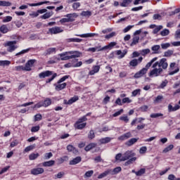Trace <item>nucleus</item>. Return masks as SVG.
Segmentation results:
<instances>
[{"mask_svg": "<svg viewBox=\"0 0 180 180\" xmlns=\"http://www.w3.org/2000/svg\"><path fill=\"white\" fill-rule=\"evenodd\" d=\"M137 141H139V138H132L125 143V146L131 147V146H133V144H136Z\"/></svg>", "mask_w": 180, "mask_h": 180, "instance_id": "15", "label": "nucleus"}, {"mask_svg": "<svg viewBox=\"0 0 180 180\" xmlns=\"http://www.w3.org/2000/svg\"><path fill=\"white\" fill-rule=\"evenodd\" d=\"M95 147H96V143H91L90 144H89L88 146H86L84 148L85 151H89L91 150H92V148H95Z\"/></svg>", "mask_w": 180, "mask_h": 180, "instance_id": "25", "label": "nucleus"}, {"mask_svg": "<svg viewBox=\"0 0 180 180\" xmlns=\"http://www.w3.org/2000/svg\"><path fill=\"white\" fill-rule=\"evenodd\" d=\"M108 171L110 172V175H116L122 171V167H117L114 168L113 169H108Z\"/></svg>", "mask_w": 180, "mask_h": 180, "instance_id": "17", "label": "nucleus"}, {"mask_svg": "<svg viewBox=\"0 0 180 180\" xmlns=\"http://www.w3.org/2000/svg\"><path fill=\"white\" fill-rule=\"evenodd\" d=\"M59 56L60 57H61L60 60L62 61H65L67 60H71V58H77L78 57H80L81 52L78 51H71L60 53Z\"/></svg>", "mask_w": 180, "mask_h": 180, "instance_id": "1", "label": "nucleus"}, {"mask_svg": "<svg viewBox=\"0 0 180 180\" xmlns=\"http://www.w3.org/2000/svg\"><path fill=\"white\" fill-rule=\"evenodd\" d=\"M161 116H164V115L162 113H153L150 115V117L152 119H155L157 117H160Z\"/></svg>", "mask_w": 180, "mask_h": 180, "instance_id": "47", "label": "nucleus"}, {"mask_svg": "<svg viewBox=\"0 0 180 180\" xmlns=\"http://www.w3.org/2000/svg\"><path fill=\"white\" fill-rule=\"evenodd\" d=\"M140 154H146L147 153V147L143 146L139 150Z\"/></svg>", "mask_w": 180, "mask_h": 180, "instance_id": "57", "label": "nucleus"}, {"mask_svg": "<svg viewBox=\"0 0 180 180\" xmlns=\"http://www.w3.org/2000/svg\"><path fill=\"white\" fill-rule=\"evenodd\" d=\"M120 120H122L123 122H125V123L129 122V117L127 116H121L120 117Z\"/></svg>", "mask_w": 180, "mask_h": 180, "instance_id": "62", "label": "nucleus"}, {"mask_svg": "<svg viewBox=\"0 0 180 180\" xmlns=\"http://www.w3.org/2000/svg\"><path fill=\"white\" fill-rule=\"evenodd\" d=\"M111 140L112 138L110 137L102 138L99 140V143L100 144H107V143H110Z\"/></svg>", "mask_w": 180, "mask_h": 180, "instance_id": "20", "label": "nucleus"}, {"mask_svg": "<svg viewBox=\"0 0 180 180\" xmlns=\"http://www.w3.org/2000/svg\"><path fill=\"white\" fill-rule=\"evenodd\" d=\"M178 109H180L179 105H176L174 107L171 104L168 105V112H175L176 110H178Z\"/></svg>", "mask_w": 180, "mask_h": 180, "instance_id": "18", "label": "nucleus"}, {"mask_svg": "<svg viewBox=\"0 0 180 180\" xmlns=\"http://www.w3.org/2000/svg\"><path fill=\"white\" fill-rule=\"evenodd\" d=\"M11 20H12V17L11 16H6L3 20V23H6L7 22H11Z\"/></svg>", "mask_w": 180, "mask_h": 180, "instance_id": "63", "label": "nucleus"}, {"mask_svg": "<svg viewBox=\"0 0 180 180\" xmlns=\"http://www.w3.org/2000/svg\"><path fill=\"white\" fill-rule=\"evenodd\" d=\"M127 54V50H124L122 52L120 50L117 51V56H120L118 58H123Z\"/></svg>", "mask_w": 180, "mask_h": 180, "instance_id": "21", "label": "nucleus"}, {"mask_svg": "<svg viewBox=\"0 0 180 180\" xmlns=\"http://www.w3.org/2000/svg\"><path fill=\"white\" fill-rule=\"evenodd\" d=\"M66 18H62L60 22V23H70L74 22L76 18H78V15L76 13L67 14L65 15Z\"/></svg>", "mask_w": 180, "mask_h": 180, "instance_id": "3", "label": "nucleus"}, {"mask_svg": "<svg viewBox=\"0 0 180 180\" xmlns=\"http://www.w3.org/2000/svg\"><path fill=\"white\" fill-rule=\"evenodd\" d=\"M51 75H53V71L46 70L45 72H42L39 74V78H46V77H50Z\"/></svg>", "mask_w": 180, "mask_h": 180, "instance_id": "13", "label": "nucleus"}, {"mask_svg": "<svg viewBox=\"0 0 180 180\" xmlns=\"http://www.w3.org/2000/svg\"><path fill=\"white\" fill-rule=\"evenodd\" d=\"M53 157V153L51 152L45 153L44 155V160H50Z\"/></svg>", "mask_w": 180, "mask_h": 180, "instance_id": "55", "label": "nucleus"}, {"mask_svg": "<svg viewBox=\"0 0 180 180\" xmlns=\"http://www.w3.org/2000/svg\"><path fill=\"white\" fill-rule=\"evenodd\" d=\"M158 60V58H153L147 65H146L145 68L141 69L139 72H136L134 75V78H141V77H143L145 74H147V71H148V68L153 65V63H155V61H157Z\"/></svg>", "mask_w": 180, "mask_h": 180, "instance_id": "2", "label": "nucleus"}, {"mask_svg": "<svg viewBox=\"0 0 180 180\" xmlns=\"http://www.w3.org/2000/svg\"><path fill=\"white\" fill-rule=\"evenodd\" d=\"M161 47L163 50H167L169 47H171V44L166 43V44H162Z\"/></svg>", "mask_w": 180, "mask_h": 180, "instance_id": "51", "label": "nucleus"}, {"mask_svg": "<svg viewBox=\"0 0 180 180\" xmlns=\"http://www.w3.org/2000/svg\"><path fill=\"white\" fill-rule=\"evenodd\" d=\"M140 92H141V89H138L132 91V96H137V95H140Z\"/></svg>", "mask_w": 180, "mask_h": 180, "instance_id": "52", "label": "nucleus"}, {"mask_svg": "<svg viewBox=\"0 0 180 180\" xmlns=\"http://www.w3.org/2000/svg\"><path fill=\"white\" fill-rule=\"evenodd\" d=\"M85 126H86V123L81 124V123L76 122V124H75L76 129H78L79 130L84 129V127H85Z\"/></svg>", "mask_w": 180, "mask_h": 180, "instance_id": "31", "label": "nucleus"}, {"mask_svg": "<svg viewBox=\"0 0 180 180\" xmlns=\"http://www.w3.org/2000/svg\"><path fill=\"white\" fill-rule=\"evenodd\" d=\"M52 53H56V48H49L46 50L45 56H49V54H51Z\"/></svg>", "mask_w": 180, "mask_h": 180, "instance_id": "39", "label": "nucleus"}, {"mask_svg": "<svg viewBox=\"0 0 180 180\" xmlns=\"http://www.w3.org/2000/svg\"><path fill=\"white\" fill-rule=\"evenodd\" d=\"M0 32L4 34L8 33L9 32V29L6 25H3L0 27Z\"/></svg>", "mask_w": 180, "mask_h": 180, "instance_id": "26", "label": "nucleus"}, {"mask_svg": "<svg viewBox=\"0 0 180 180\" xmlns=\"http://www.w3.org/2000/svg\"><path fill=\"white\" fill-rule=\"evenodd\" d=\"M134 155H136V154H134L133 151L127 150L123 154L120 161H127V160H130V158L134 157Z\"/></svg>", "mask_w": 180, "mask_h": 180, "instance_id": "6", "label": "nucleus"}, {"mask_svg": "<svg viewBox=\"0 0 180 180\" xmlns=\"http://www.w3.org/2000/svg\"><path fill=\"white\" fill-rule=\"evenodd\" d=\"M78 99H79L78 96H74V97L71 98L68 101V105H72V103H74V102H77V101H78Z\"/></svg>", "mask_w": 180, "mask_h": 180, "instance_id": "41", "label": "nucleus"}, {"mask_svg": "<svg viewBox=\"0 0 180 180\" xmlns=\"http://www.w3.org/2000/svg\"><path fill=\"white\" fill-rule=\"evenodd\" d=\"M82 160V158L80 156H77L73 160L70 161V165H77V164H79L81 161Z\"/></svg>", "mask_w": 180, "mask_h": 180, "instance_id": "16", "label": "nucleus"}, {"mask_svg": "<svg viewBox=\"0 0 180 180\" xmlns=\"http://www.w3.org/2000/svg\"><path fill=\"white\" fill-rule=\"evenodd\" d=\"M33 148H34V146L30 145L25 148V153H29V151H32V150H33Z\"/></svg>", "mask_w": 180, "mask_h": 180, "instance_id": "56", "label": "nucleus"}, {"mask_svg": "<svg viewBox=\"0 0 180 180\" xmlns=\"http://www.w3.org/2000/svg\"><path fill=\"white\" fill-rule=\"evenodd\" d=\"M56 164V161L54 160H49L47 162H44L42 163L43 167H53Z\"/></svg>", "mask_w": 180, "mask_h": 180, "instance_id": "22", "label": "nucleus"}, {"mask_svg": "<svg viewBox=\"0 0 180 180\" xmlns=\"http://www.w3.org/2000/svg\"><path fill=\"white\" fill-rule=\"evenodd\" d=\"M18 41H8L6 43L4 44V47H8L7 48V51H9V53H12V51H15L16 49H18V46H15Z\"/></svg>", "mask_w": 180, "mask_h": 180, "instance_id": "4", "label": "nucleus"}, {"mask_svg": "<svg viewBox=\"0 0 180 180\" xmlns=\"http://www.w3.org/2000/svg\"><path fill=\"white\" fill-rule=\"evenodd\" d=\"M44 172V169L41 167L34 168L31 170L32 175H40Z\"/></svg>", "mask_w": 180, "mask_h": 180, "instance_id": "10", "label": "nucleus"}, {"mask_svg": "<svg viewBox=\"0 0 180 180\" xmlns=\"http://www.w3.org/2000/svg\"><path fill=\"white\" fill-rule=\"evenodd\" d=\"M136 160H137L136 158H130L129 160H127L125 162V165L127 166V165H130V164H133V162H134V161H136Z\"/></svg>", "mask_w": 180, "mask_h": 180, "instance_id": "46", "label": "nucleus"}, {"mask_svg": "<svg viewBox=\"0 0 180 180\" xmlns=\"http://www.w3.org/2000/svg\"><path fill=\"white\" fill-rule=\"evenodd\" d=\"M131 137H133V135H131V133L127 132L126 134H122L120 137H118V140H120V141H123L127 140Z\"/></svg>", "mask_w": 180, "mask_h": 180, "instance_id": "12", "label": "nucleus"}, {"mask_svg": "<svg viewBox=\"0 0 180 180\" xmlns=\"http://www.w3.org/2000/svg\"><path fill=\"white\" fill-rule=\"evenodd\" d=\"M88 139L89 140H92L93 139H95V132H94V130H90L89 134H88Z\"/></svg>", "mask_w": 180, "mask_h": 180, "instance_id": "44", "label": "nucleus"}, {"mask_svg": "<svg viewBox=\"0 0 180 180\" xmlns=\"http://www.w3.org/2000/svg\"><path fill=\"white\" fill-rule=\"evenodd\" d=\"M36 63V60L32 59L28 60L25 64V68H27V71H32V67H33V64Z\"/></svg>", "mask_w": 180, "mask_h": 180, "instance_id": "14", "label": "nucleus"}, {"mask_svg": "<svg viewBox=\"0 0 180 180\" xmlns=\"http://www.w3.org/2000/svg\"><path fill=\"white\" fill-rule=\"evenodd\" d=\"M82 41V39H79V38H70L68 39V41L70 42H73V43H81V41Z\"/></svg>", "mask_w": 180, "mask_h": 180, "instance_id": "34", "label": "nucleus"}, {"mask_svg": "<svg viewBox=\"0 0 180 180\" xmlns=\"http://www.w3.org/2000/svg\"><path fill=\"white\" fill-rule=\"evenodd\" d=\"M168 84V80L165 79V81H163L161 84L160 85V88H161L162 89H163V88H165V86H167V84Z\"/></svg>", "mask_w": 180, "mask_h": 180, "instance_id": "58", "label": "nucleus"}, {"mask_svg": "<svg viewBox=\"0 0 180 180\" xmlns=\"http://www.w3.org/2000/svg\"><path fill=\"white\" fill-rule=\"evenodd\" d=\"M12 3L6 1H0V6H11Z\"/></svg>", "mask_w": 180, "mask_h": 180, "instance_id": "35", "label": "nucleus"}, {"mask_svg": "<svg viewBox=\"0 0 180 180\" xmlns=\"http://www.w3.org/2000/svg\"><path fill=\"white\" fill-rule=\"evenodd\" d=\"M15 70H16V71H20L21 70L22 71H27L26 66H16Z\"/></svg>", "mask_w": 180, "mask_h": 180, "instance_id": "50", "label": "nucleus"}, {"mask_svg": "<svg viewBox=\"0 0 180 180\" xmlns=\"http://www.w3.org/2000/svg\"><path fill=\"white\" fill-rule=\"evenodd\" d=\"M88 119L86 116L82 117V118L79 119L77 123H84V122H86Z\"/></svg>", "mask_w": 180, "mask_h": 180, "instance_id": "61", "label": "nucleus"}, {"mask_svg": "<svg viewBox=\"0 0 180 180\" xmlns=\"http://www.w3.org/2000/svg\"><path fill=\"white\" fill-rule=\"evenodd\" d=\"M80 6H81V4H79V2H76L72 4V8L75 10L78 9V8H79Z\"/></svg>", "mask_w": 180, "mask_h": 180, "instance_id": "64", "label": "nucleus"}, {"mask_svg": "<svg viewBox=\"0 0 180 180\" xmlns=\"http://www.w3.org/2000/svg\"><path fill=\"white\" fill-rule=\"evenodd\" d=\"M39 156L40 155L39 153H31L29 155V160H30L31 161H33L34 160H36Z\"/></svg>", "mask_w": 180, "mask_h": 180, "instance_id": "29", "label": "nucleus"}, {"mask_svg": "<svg viewBox=\"0 0 180 180\" xmlns=\"http://www.w3.org/2000/svg\"><path fill=\"white\" fill-rule=\"evenodd\" d=\"M56 77H57V73H53V75H52V77L51 78L48 79L46 81V84L51 82V81H53V79H54V78H56Z\"/></svg>", "mask_w": 180, "mask_h": 180, "instance_id": "59", "label": "nucleus"}, {"mask_svg": "<svg viewBox=\"0 0 180 180\" xmlns=\"http://www.w3.org/2000/svg\"><path fill=\"white\" fill-rule=\"evenodd\" d=\"M49 1H43L37 4H30V6H40V5H44V4H49Z\"/></svg>", "mask_w": 180, "mask_h": 180, "instance_id": "43", "label": "nucleus"}, {"mask_svg": "<svg viewBox=\"0 0 180 180\" xmlns=\"http://www.w3.org/2000/svg\"><path fill=\"white\" fill-rule=\"evenodd\" d=\"M172 148H174V145H169V146H167V148H165L163 150V153H168L169 151H171V150H172Z\"/></svg>", "mask_w": 180, "mask_h": 180, "instance_id": "49", "label": "nucleus"}, {"mask_svg": "<svg viewBox=\"0 0 180 180\" xmlns=\"http://www.w3.org/2000/svg\"><path fill=\"white\" fill-rule=\"evenodd\" d=\"M51 16H53V11L46 13L43 15H41L40 18L41 19H44V20L50 19V18H51Z\"/></svg>", "mask_w": 180, "mask_h": 180, "instance_id": "23", "label": "nucleus"}, {"mask_svg": "<svg viewBox=\"0 0 180 180\" xmlns=\"http://www.w3.org/2000/svg\"><path fill=\"white\" fill-rule=\"evenodd\" d=\"M39 130H40V126H39V125L32 127L31 129V131L32 133H36V131H39Z\"/></svg>", "mask_w": 180, "mask_h": 180, "instance_id": "53", "label": "nucleus"}, {"mask_svg": "<svg viewBox=\"0 0 180 180\" xmlns=\"http://www.w3.org/2000/svg\"><path fill=\"white\" fill-rule=\"evenodd\" d=\"M141 61H143V57H140L139 59H133L129 62V65H131V67H137Z\"/></svg>", "mask_w": 180, "mask_h": 180, "instance_id": "8", "label": "nucleus"}, {"mask_svg": "<svg viewBox=\"0 0 180 180\" xmlns=\"http://www.w3.org/2000/svg\"><path fill=\"white\" fill-rule=\"evenodd\" d=\"M136 176H141V175H144L146 174V169L142 168L139 171L135 172Z\"/></svg>", "mask_w": 180, "mask_h": 180, "instance_id": "36", "label": "nucleus"}, {"mask_svg": "<svg viewBox=\"0 0 180 180\" xmlns=\"http://www.w3.org/2000/svg\"><path fill=\"white\" fill-rule=\"evenodd\" d=\"M108 175H110L109 169H107L104 172L99 174L98 176V179H102V178H105V176H108Z\"/></svg>", "mask_w": 180, "mask_h": 180, "instance_id": "24", "label": "nucleus"}, {"mask_svg": "<svg viewBox=\"0 0 180 180\" xmlns=\"http://www.w3.org/2000/svg\"><path fill=\"white\" fill-rule=\"evenodd\" d=\"M139 40H140L139 37H137V36L134 37L132 39V42L131 43L130 46H136V44L139 43Z\"/></svg>", "mask_w": 180, "mask_h": 180, "instance_id": "27", "label": "nucleus"}, {"mask_svg": "<svg viewBox=\"0 0 180 180\" xmlns=\"http://www.w3.org/2000/svg\"><path fill=\"white\" fill-rule=\"evenodd\" d=\"M49 32L51 34H57V33H62L63 30L60 27H53L49 29Z\"/></svg>", "mask_w": 180, "mask_h": 180, "instance_id": "11", "label": "nucleus"}, {"mask_svg": "<svg viewBox=\"0 0 180 180\" xmlns=\"http://www.w3.org/2000/svg\"><path fill=\"white\" fill-rule=\"evenodd\" d=\"M160 34L161 36L165 37V36H168V34H169V30L168 29H165L162 31L160 32Z\"/></svg>", "mask_w": 180, "mask_h": 180, "instance_id": "45", "label": "nucleus"}, {"mask_svg": "<svg viewBox=\"0 0 180 180\" xmlns=\"http://www.w3.org/2000/svg\"><path fill=\"white\" fill-rule=\"evenodd\" d=\"M94 175V170H89L84 174V178H91Z\"/></svg>", "mask_w": 180, "mask_h": 180, "instance_id": "42", "label": "nucleus"}, {"mask_svg": "<svg viewBox=\"0 0 180 180\" xmlns=\"http://www.w3.org/2000/svg\"><path fill=\"white\" fill-rule=\"evenodd\" d=\"M159 67L162 68V70H167L168 68V63H167V58H163L159 62Z\"/></svg>", "mask_w": 180, "mask_h": 180, "instance_id": "9", "label": "nucleus"}, {"mask_svg": "<svg viewBox=\"0 0 180 180\" xmlns=\"http://www.w3.org/2000/svg\"><path fill=\"white\" fill-rule=\"evenodd\" d=\"M116 46V42H110L108 46H105L101 49V50H107V49H112V47H115Z\"/></svg>", "mask_w": 180, "mask_h": 180, "instance_id": "33", "label": "nucleus"}, {"mask_svg": "<svg viewBox=\"0 0 180 180\" xmlns=\"http://www.w3.org/2000/svg\"><path fill=\"white\" fill-rule=\"evenodd\" d=\"M174 54V51L168 50L164 53V57H171Z\"/></svg>", "mask_w": 180, "mask_h": 180, "instance_id": "40", "label": "nucleus"}, {"mask_svg": "<svg viewBox=\"0 0 180 180\" xmlns=\"http://www.w3.org/2000/svg\"><path fill=\"white\" fill-rule=\"evenodd\" d=\"M132 1L133 0H124L120 5L124 7L129 6V4H131Z\"/></svg>", "mask_w": 180, "mask_h": 180, "instance_id": "37", "label": "nucleus"}, {"mask_svg": "<svg viewBox=\"0 0 180 180\" xmlns=\"http://www.w3.org/2000/svg\"><path fill=\"white\" fill-rule=\"evenodd\" d=\"M162 29V25L156 26V27L153 30V34H157L160 30Z\"/></svg>", "mask_w": 180, "mask_h": 180, "instance_id": "48", "label": "nucleus"}, {"mask_svg": "<svg viewBox=\"0 0 180 180\" xmlns=\"http://www.w3.org/2000/svg\"><path fill=\"white\" fill-rule=\"evenodd\" d=\"M51 105V99L49 98H47L44 100V101H41L38 103H37L34 108H41L44 106V108H47V106H50Z\"/></svg>", "mask_w": 180, "mask_h": 180, "instance_id": "5", "label": "nucleus"}, {"mask_svg": "<svg viewBox=\"0 0 180 180\" xmlns=\"http://www.w3.org/2000/svg\"><path fill=\"white\" fill-rule=\"evenodd\" d=\"M96 34H76V36H78L79 37H94V36H96Z\"/></svg>", "mask_w": 180, "mask_h": 180, "instance_id": "32", "label": "nucleus"}, {"mask_svg": "<svg viewBox=\"0 0 180 180\" xmlns=\"http://www.w3.org/2000/svg\"><path fill=\"white\" fill-rule=\"evenodd\" d=\"M81 16H84L85 18H89V16L92 15V12L87 11H82L80 13Z\"/></svg>", "mask_w": 180, "mask_h": 180, "instance_id": "30", "label": "nucleus"}, {"mask_svg": "<svg viewBox=\"0 0 180 180\" xmlns=\"http://www.w3.org/2000/svg\"><path fill=\"white\" fill-rule=\"evenodd\" d=\"M11 64V61L9 60H0V66L5 67L8 66Z\"/></svg>", "mask_w": 180, "mask_h": 180, "instance_id": "38", "label": "nucleus"}, {"mask_svg": "<svg viewBox=\"0 0 180 180\" xmlns=\"http://www.w3.org/2000/svg\"><path fill=\"white\" fill-rule=\"evenodd\" d=\"M161 49V46L160 45H155L152 46L151 50L154 51L153 54H158V50Z\"/></svg>", "mask_w": 180, "mask_h": 180, "instance_id": "28", "label": "nucleus"}, {"mask_svg": "<svg viewBox=\"0 0 180 180\" xmlns=\"http://www.w3.org/2000/svg\"><path fill=\"white\" fill-rule=\"evenodd\" d=\"M150 53V49H143L141 51V56H147V54H149Z\"/></svg>", "mask_w": 180, "mask_h": 180, "instance_id": "60", "label": "nucleus"}, {"mask_svg": "<svg viewBox=\"0 0 180 180\" xmlns=\"http://www.w3.org/2000/svg\"><path fill=\"white\" fill-rule=\"evenodd\" d=\"M68 78H70L69 75H65L63 77L58 81V84H61V82H64V81H65V79H68Z\"/></svg>", "mask_w": 180, "mask_h": 180, "instance_id": "54", "label": "nucleus"}, {"mask_svg": "<svg viewBox=\"0 0 180 180\" xmlns=\"http://www.w3.org/2000/svg\"><path fill=\"white\" fill-rule=\"evenodd\" d=\"M162 73V68H154L149 73V77H158Z\"/></svg>", "mask_w": 180, "mask_h": 180, "instance_id": "7", "label": "nucleus"}, {"mask_svg": "<svg viewBox=\"0 0 180 180\" xmlns=\"http://www.w3.org/2000/svg\"><path fill=\"white\" fill-rule=\"evenodd\" d=\"M67 86V83L58 84L56 86L55 89L56 91H63Z\"/></svg>", "mask_w": 180, "mask_h": 180, "instance_id": "19", "label": "nucleus"}]
</instances>
